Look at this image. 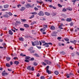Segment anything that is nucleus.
<instances>
[{
  "mask_svg": "<svg viewBox=\"0 0 79 79\" xmlns=\"http://www.w3.org/2000/svg\"><path fill=\"white\" fill-rule=\"evenodd\" d=\"M8 71H12V70L11 69H8Z\"/></svg>",
  "mask_w": 79,
  "mask_h": 79,
  "instance_id": "53",
  "label": "nucleus"
},
{
  "mask_svg": "<svg viewBox=\"0 0 79 79\" xmlns=\"http://www.w3.org/2000/svg\"><path fill=\"white\" fill-rule=\"evenodd\" d=\"M67 78H69V74H67V75H66Z\"/></svg>",
  "mask_w": 79,
  "mask_h": 79,
  "instance_id": "41",
  "label": "nucleus"
},
{
  "mask_svg": "<svg viewBox=\"0 0 79 79\" xmlns=\"http://www.w3.org/2000/svg\"><path fill=\"white\" fill-rule=\"evenodd\" d=\"M24 26L25 27H29V26L27 24H24Z\"/></svg>",
  "mask_w": 79,
  "mask_h": 79,
  "instance_id": "19",
  "label": "nucleus"
},
{
  "mask_svg": "<svg viewBox=\"0 0 79 79\" xmlns=\"http://www.w3.org/2000/svg\"><path fill=\"white\" fill-rule=\"evenodd\" d=\"M16 24L17 25L21 24V22L20 21H16Z\"/></svg>",
  "mask_w": 79,
  "mask_h": 79,
  "instance_id": "22",
  "label": "nucleus"
},
{
  "mask_svg": "<svg viewBox=\"0 0 79 79\" xmlns=\"http://www.w3.org/2000/svg\"><path fill=\"white\" fill-rule=\"evenodd\" d=\"M66 11H67L66 9L64 8H63L62 10V11H63V12Z\"/></svg>",
  "mask_w": 79,
  "mask_h": 79,
  "instance_id": "35",
  "label": "nucleus"
},
{
  "mask_svg": "<svg viewBox=\"0 0 79 79\" xmlns=\"http://www.w3.org/2000/svg\"><path fill=\"white\" fill-rule=\"evenodd\" d=\"M58 6L59 7H60L61 8V7H62V6L60 4H58Z\"/></svg>",
  "mask_w": 79,
  "mask_h": 79,
  "instance_id": "45",
  "label": "nucleus"
},
{
  "mask_svg": "<svg viewBox=\"0 0 79 79\" xmlns=\"http://www.w3.org/2000/svg\"><path fill=\"white\" fill-rule=\"evenodd\" d=\"M42 64L44 66H46L47 65V64L44 62H42Z\"/></svg>",
  "mask_w": 79,
  "mask_h": 79,
  "instance_id": "43",
  "label": "nucleus"
},
{
  "mask_svg": "<svg viewBox=\"0 0 79 79\" xmlns=\"http://www.w3.org/2000/svg\"><path fill=\"white\" fill-rule=\"evenodd\" d=\"M25 62H27V63H28V62H29V60H25Z\"/></svg>",
  "mask_w": 79,
  "mask_h": 79,
  "instance_id": "62",
  "label": "nucleus"
},
{
  "mask_svg": "<svg viewBox=\"0 0 79 79\" xmlns=\"http://www.w3.org/2000/svg\"><path fill=\"white\" fill-rule=\"evenodd\" d=\"M25 9H26V8L24 7H22L20 9V10L22 11H23L25 10Z\"/></svg>",
  "mask_w": 79,
  "mask_h": 79,
  "instance_id": "12",
  "label": "nucleus"
},
{
  "mask_svg": "<svg viewBox=\"0 0 79 79\" xmlns=\"http://www.w3.org/2000/svg\"><path fill=\"white\" fill-rule=\"evenodd\" d=\"M50 29L51 30H55V27L53 26L51 27Z\"/></svg>",
  "mask_w": 79,
  "mask_h": 79,
  "instance_id": "11",
  "label": "nucleus"
},
{
  "mask_svg": "<svg viewBox=\"0 0 79 79\" xmlns=\"http://www.w3.org/2000/svg\"><path fill=\"white\" fill-rule=\"evenodd\" d=\"M35 55L36 57H39V56L37 54H35Z\"/></svg>",
  "mask_w": 79,
  "mask_h": 79,
  "instance_id": "52",
  "label": "nucleus"
},
{
  "mask_svg": "<svg viewBox=\"0 0 79 79\" xmlns=\"http://www.w3.org/2000/svg\"><path fill=\"white\" fill-rule=\"evenodd\" d=\"M34 17V15H33L30 18V19H31V18H33V17Z\"/></svg>",
  "mask_w": 79,
  "mask_h": 79,
  "instance_id": "48",
  "label": "nucleus"
},
{
  "mask_svg": "<svg viewBox=\"0 0 79 79\" xmlns=\"http://www.w3.org/2000/svg\"><path fill=\"white\" fill-rule=\"evenodd\" d=\"M44 26V29H46V28H48V26H47V25H44L43 26Z\"/></svg>",
  "mask_w": 79,
  "mask_h": 79,
  "instance_id": "23",
  "label": "nucleus"
},
{
  "mask_svg": "<svg viewBox=\"0 0 79 79\" xmlns=\"http://www.w3.org/2000/svg\"><path fill=\"white\" fill-rule=\"evenodd\" d=\"M27 69L29 71L32 70V71H34V67H32L31 68V66H28L27 67Z\"/></svg>",
  "mask_w": 79,
  "mask_h": 79,
  "instance_id": "3",
  "label": "nucleus"
},
{
  "mask_svg": "<svg viewBox=\"0 0 79 79\" xmlns=\"http://www.w3.org/2000/svg\"><path fill=\"white\" fill-rule=\"evenodd\" d=\"M36 2H37V3H40V4H41V5H42V3H43V2H42V1H41L40 2H39V1H37Z\"/></svg>",
  "mask_w": 79,
  "mask_h": 79,
  "instance_id": "20",
  "label": "nucleus"
},
{
  "mask_svg": "<svg viewBox=\"0 0 79 79\" xmlns=\"http://www.w3.org/2000/svg\"><path fill=\"white\" fill-rule=\"evenodd\" d=\"M46 72L47 73H48V74H51V72L50 71H49V70L48 69H46Z\"/></svg>",
  "mask_w": 79,
  "mask_h": 79,
  "instance_id": "15",
  "label": "nucleus"
},
{
  "mask_svg": "<svg viewBox=\"0 0 79 79\" xmlns=\"http://www.w3.org/2000/svg\"><path fill=\"white\" fill-rule=\"evenodd\" d=\"M41 79H45V77L44 76H41L40 77Z\"/></svg>",
  "mask_w": 79,
  "mask_h": 79,
  "instance_id": "47",
  "label": "nucleus"
},
{
  "mask_svg": "<svg viewBox=\"0 0 79 79\" xmlns=\"http://www.w3.org/2000/svg\"><path fill=\"white\" fill-rule=\"evenodd\" d=\"M18 57H15L14 58V60H16V59H18Z\"/></svg>",
  "mask_w": 79,
  "mask_h": 79,
  "instance_id": "57",
  "label": "nucleus"
},
{
  "mask_svg": "<svg viewBox=\"0 0 79 79\" xmlns=\"http://www.w3.org/2000/svg\"><path fill=\"white\" fill-rule=\"evenodd\" d=\"M20 56H26V55L25 54L23 55V53H21L20 55Z\"/></svg>",
  "mask_w": 79,
  "mask_h": 79,
  "instance_id": "32",
  "label": "nucleus"
},
{
  "mask_svg": "<svg viewBox=\"0 0 79 79\" xmlns=\"http://www.w3.org/2000/svg\"><path fill=\"white\" fill-rule=\"evenodd\" d=\"M54 73L56 74V75H58V74H59V72H58V71H55L54 72Z\"/></svg>",
  "mask_w": 79,
  "mask_h": 79,
  "instance_id": "27",
  "label": "nucleus"
},
{
  "mask_svg": "<svg viewBox=\"0 0 79 79\" xmlns=\"http://www.w3.org/2000/svg\"><path fill=\"white\" fill-rule=\"evenodd\" d=\"M38 15L40 16H44V14L43 12L40 11V12L38 14Z\"/></svg>",
  "mask_w": 79,
  "mask_h": 79,
  "instance_id": "7",
  "label": "nucleus"
},
{
  "mask_svg": "<svg viewBox=\"0 0 79 79\" xmlns=\"http://www.w3.org/2000/svg\"><path fill=\"white\" fill-rule=\"evenodd\" d=\"M6 58L7 61H9L10 60V57H6Z\"/></svg>",
  "mask_w": 79,
  "mask_h": 79,
  "instance_id": "39",
  "label": "nucleus"
},
{
  "mask_svg": "<svg viewBox=\"0 0 79 79\" xmlns=\"http://www.w3.org/2000/svg\"><path fill=\"white\" fill-rule=\"evenodd\" d=\"M44 62H45V63H46L48 64H52V62H51L47 60H45Z\"/></svg>",
  "mask_w": 79,
  "mask_h": 79,
  "instance_id": "5",
  "label": "nucleus"
},
{
  "mask_svg": "<svg viewBox=\"0 0 79 79\" xmlns=\"http://www.w3.org/2000/svg\"><path fill=\"white\" fill-rule=\"evenodd\" d=\"M19 40L21 41H24V38L23 37H19Z\"/></svg>",
  "mask_w": 79,
  "mask_h": 79,
  "instance_id": "10",
  "label": "nucleus"
},
{
  "mask_svg": "<svg viewBox=\"0 0 79 79\" xmlns=\"http://www.w3.org/2000/svg\"><path fill=\"white\" fill-rule=\"evenodd\" d=\"M76 0H72V2H76Z\"/></svg>",
  "mask_w": 79,
  "mask_h": 79,
  "instance_id": "56",
  "label": "nucleus"
},
{
  "mask_svg": "<svg viewBox=\"0 0 79 79\" xmlns=\"http://www.w3.org/2000/svg\"><path fill=\"white\" fill-rule=\"evenodd\" d=\"M31 13V14H32V15H37V12H32Z\"/></svg>",
  "mask_w": 79,
  "mask_h": 79,
  "instance_id": "34",
  "label": "nucleus"
},
{
  "mask_svg": "<svg viewBox=\"0 0 79 79\" xmlns=\"http://www.w3.org/2000/svg\"><path fill=\"white\" fill-rule=\"evenodd\" d=\"M69 76H73V74L70 73V74H69Z\"/></svg>",
  "mask_w": 79,
  "mask_h": 79,
  "instance_id": "55",
  "label": "nucleus"
},
{
  "mask_svg": "<svg viewBox=\"0 0 79 79\" xmlns=\"http://www.w3.org/2000/svg\"><path fill=\"white\" fill-rule=\"evenodd\" d=\"M45 15H47V16H50V14L48 12H45Z\"/></svg>",
  "mask_w": 79,
  "mask_h": 79,
  "instance_id": "25",
  "label": "nucleus"
},
{
  "mask_svg": "<svg viewBox=\"0 0 79 79\" xmlns=\"http://www.w3.org/2000/svg\"><path fill=\"white\" fill-rule=\"evenodd\" d=\"M65 20L66 21H67L68 22H71V21H72V19L71 18H68Z\"/></svg>",
  "mask_w": 79,
  "mask_h": 79,
  "instance_id": "8",
  "label": "nucleus"
},
{
  "mask_svg": "<svg viewBox=\"0 0 79 79\" xmlns=\"http://www.w3.org/2000/svg\"><path fill=\"white\" fill-rule=\"evenodd\" d=\"M33 65H34V66H37V63L36 62H35L34 63Z\"/></svg>",
  "mask_w": 79,
  "mask_h": 79,
  "instance_id": "40",
  "label": "nucleus"
},
{
  "mask_svg": "<svg viewBox=\"0 0 79 79\" xmlns=\"http://www.w3.org/2000/svg\"><path fill=\"white\" fill-rule=\"evenodd\" d=\"M26 7L27 8H32V6H31L30 5V4H27L26 5Z\"/></svg>",
  "mask_w": 79,
  "mask_h": 79,
  "instance_id": "6",
  "label": "nucleus"
},
{
  "mask_svg": "<svg viewBox=\"0 0 79 79\" xmlns=\"http://www.w3.org/2000/svg\"><path fill=\"white\" fill-rule=\"evenodd\" d=\"M43 34L44 35V34H46V32H43Z\"/></svg>",
  "mask_w": 79,
  "mask_h": 79,
  "instance_id": "63",
  "label": "nucleus"
},
{
  "mask_svg": "<svg viewBox=\"0 0 79 79\" xmlns=\"http://www.w3.org/2000/svg\"><path fill=\"white\" fill-rule=\"evenodd\" d=\"M2 76H5L6 75L7 76V75H8V73L5 72V71H4L3 72H2Z\"/></svg>",
  "mask_w": 79,
  "mask_h": 79,
  "instance_id": "4",
  "label": "nucleus"
},
{
  "mask_svg": "<svg viewBox=\"0 0 79 79\" xmlns=\"http://www.w3.org/2000/svg\"><path fill=\"white\" fill-rule=\"evenodd\" d=\"M20 30L21 31H24V29L23 28H20Z\"/></svg>",
  "mask_w": 79,
  "mask_h": 79,
  "instance_id": "42",
  "label": "nucleus"
},
{
  "mask_svg": "<svg viewBox=\"0 0 79 79\" xmlns=\"http://www.w3.org/2000/svg\"><path fill=\"white\" fill-rule=\"evenodd\" d=\"M46 2H52V0H44Z\"/></svg>",
  "mask_w": 79,
  "mask_h": 79,
  "instance_id": "36",
  "label": "nucleus"
},
{
  "mask_svg": "<svg viewBox=\"0 0 79 79\" xmlns=\"http://www.w3.org/2000/svg\"><path fill=\"white\" fill-rule=\"evenodd\" d=\"M34 52H35V50H31L30 51V52L31 53H34Z\"/></svg>",
  "mask_w": 79,
  "mask_h": 79,
  "instance_id": "26",
  "label": "nucleus"
},
{
  "mask_svg": "<svg viewBox=\"0 0 79 79\" xmlns=\"http://www.w3.org/2000/svg\"><path fill=\"white\" fill-rule=\"evenodd\" d=\"M40 42V46H41V45H42V42H40V41H39Z\"/></svg>",
  "mask_w": 79,
  "mask_h": 79,
  "instance_id": "59",
  "label": "nucleus"
},
{
  "mask_svg": "<svg viewBox=\"0 0 79 79\" xmlns=\"http://www.w3.org/2000/svg\"><path fill=\"white\" fill-rule=\"evenodd\" d=\"M53 45L51 43H45L43 45V46H45L46 47H49V45Z\"/></svg>",
  "mask_w": 79,
  "mask_h": 79,
  "instance_id": "2",
  "label": "nucleus"
},
{
  "mask_svg": "<svg viewBox=\"0 0 79 79\" xmlns=\"http://www.w3.org/2000/svg\"><path fill=\"white\" fill-rule=\"evenodd\" d=\"M8 6H9L8 5H6L4 6V8H8Z\"/></svg>",
  "mask_w": 79,
  "mask_h": 79,
  "instance_id": "16",
  "label": "nucleus"
},
{
  "mask_svg": "<svg viewBox=\"0 0 79 79\" xmlns=\"http://www.w3.org/2000/svg\"><path fill=\"white\" fill-rule=\"evenodd\" d=\"M31 61H33L34 60V58H31Z\"/></svg>",
  "mask_w": 79,
  "mask_h": 79,
  "instance_id": "60",
  "label": "nucleus"
},
{
  "mask_svg": "<svg viewBox=\"0 0 79 79\" xmlns=\"http://www.w3.org/2000/svg\"><path fill=\"white\" fill-rule=\"evenodd\" d=\"M57 39H58V40H60L61 39V37H58Z\"/></svg>",
  "mask_w": 79,
  "mask_h": 79,
  "instance_id": "46",
  "label": "nucleus"
},
{
  "mask_svg": "<svg viewBox=\"0 0 79 79\" xmlns=\"http://www.w3.org/2000/svg\"><path fill=\"white\" fill-rule=\"evenodd\" d=\"M64 40H65V41H69V39H64Z\"/></svg>",
  "mask_w": 79,
  "mask_h": 79,
  "instance_id": "50",
  "label": "nucleus"
},
{
  "mask_svg": "<svg viewBox=\"0 0 79 79\" xmlns=\"http://www.w3.org/2000/svg\"><path fill=\"white\" fill-rule=\"evenodd\" d=\"M56 13H53L52 15H53V16H55L56 15Z\"/></svg>",
  "mask_w": 79,
  "mask_h": 79,
  "instance_id": "54",
  "label": "nucleus"
},
{
  "mask_svg": "<svg viewBox=\"0 0 79 79\" xmlns=\"http://www.w3.org/2000/svg\"><path fill=\"white\" fill-rule=\"evenodd\" d=\"M21 20L22 21V22H23L24 23V22H26V19H21Z\"/></svg>",
  "mask_w": 79,
  "mask_h": 79,
  "instance_id": "33",
  "label": "nucleus"
},
{
  "mask_svg": "<svg viewBox=\"0 0 79 79\" xmlns=\"http://www.w3.org/2000/svg\"><path fill=\"white\" fill-rule=\"evenodd\" d=\"M3 16L5 18H8L9 16H8V15L7 14H6L4 15Z\"/></svg>",
  "mask_w": 79,
  "mask_h": 79,
  "instance_id": "17",
  "label": "nucleus"
},
{
  "mask_svg": "<svg viewBox=\"0 0 79 79\" xmlns=\"http://www.w3.org/2000/svg\"><path fill=\"white\" fill-rule=\"evenodd\" d=\"M67 10H69V11H72V8L69 7L67 8Z\"/></svg>",
  "mask_w": 79,
  "mask_h": 79,
  "instance_id": "21",
  "label": "nucleus"
},
{
  "mask_svg": "<svg viewBox=\"0 0 79 79\" xmlns=\"http://www.w3.org/2000/svg\"><path fill=\"white\" fill-rule=\"evenodd\" d=\"M76 54L77 55H78V56H79V52H77L76 53Z\"/></svg>",
  "mask_w": 79,
  "mask_h": 79,
  "instance_id": "64",
  "label": "nucleus"
},
{
  "mask_svg": "<svg viewBox=\"0 0 79 79\" xmlns=\"http://www.w3.org/2000/svg\"><path fill=\"white\" fill-rule=\"evenodd\" d=\"M70 26H73V25H74V23L73 22H71L70 24Z\"/></svg>",
  "mask_w": 79,
  "mask_h": 79,
  "instance_id": "37",
  "label": "nucleus"
},
{
  "mask_svg": "<svg viewBox=\"0 0 79 79\" xmlns=\"http://www.w3.org/2000/svg\"><path fill=\"white\" fill-rule=\"evenodd\" d=\"M34 9L35 10H38V8H37L36 7H34Z\"/></svg>",
  "mask_w": 79,
  "mask_h": 79,
  "instance_id": "51",
  "label": "nucleus"
},
{
  "mask_svg": "<svg viewBox=\"0 0 79 79\" xmlns=\"http://www.w3.org/2000/svg\"><path fill=\"white\" fill-rule=\"evenodd\" d=\"M70 49H71V50H73V48H72V46H70L69 48Z\"/></svg>",
  "mask_w": 79,
  "mask_h": 79,
  "instance_id": "61",
  "label": "nucleus"
},
{
  "mask_svg": "<svg viewBox=\"0 0 79 79\" xmlns=\"http://www.w3.org/2000/svg\"><path fill=\"white\" fill-rule=\"evenodd\" d=\"M32 45L33 46H35V45H39V42L38 41H35L34 42H31Z\"/></svg>",
  "mask_w": 79,
  "mask_h": 79,
  "instance_id": "1",
  "label": "nucleus"
},
{
  "mask_svg": "<svg viewBox=\"0 0 79 79\" xmlns=\"http://www.w3.org/2000/svg\"><path fill=\"white\" fill-rule=\"evenodd\" d=\"M71 43L72 44H74L75 45H76V40H74V41H70Z\"/></svg>",
  "mask_w": 79,
  "mask_h": 79,
  "instance_id": "14",
  "label": "nucleus"
},
{
  "mask_svg": "<svg viewBox=\"0 0 79 79\" xmlns=\"http://www.w3.org/2000/svg\"><path fill=\"white\" fill-rule=\"evenodd\" d=\"M41 42L43 44H44V43H45V41L44 40H41Z\"/></svg>",
  "mask_w": 79,
  "mask_h": 79,
  "instance_id": "49",
  "label": "nucleus"
},
{
  "mask_svg": "<svg viewBox=\"0 0 79 79\" xmlns=\"http://www.w3.org/2000/svg\"><path fill=\"white\" fill-rule=\"evenodd\" d=\"M33 47H31L30 48H29L28 49V50L29 51H30V50L31 51V50H33Z\"/></svg>",
  "mask_w": 79,
  "mask_h": 79,
  "instance_id": "29",
  "label": "nucleus"
},
{
  "mask_svg": "<svg viewBox=\"0 0 79 79\" xmlns=\"http://www.w3.org/2000/svg\"><path fill=\"white\" fill-rule=\"evenodd\" d=\"M6 65L7 67H10V64H6Z\"/></svg>",
  "mask_w": 79,
  "mask_h": 79,
  "instance_id": "31",
  "label": "nucleus"
},
{
  "mask_svg": "<svg viewBox=\"0 0 79 79\" xmlns=\"http://www.w3.org/2000/svg\"><path fill=\"white\" fill-rule=\"evenodd\" d=\"M35 23H36V22H32L31 23V25H34V24Z\"/></svg>",
  "mask_w": 79,
  "mask_h": 79,
  "instance_id": "38",
  "label": "nucleus"
},
{
  "mask_svg": "<svg viewBox=\"0 0 79 79\" xmlns=\"http://www.w3.org/2000/svg\"><path fill=\"white\" fill-rule=\"evenodd\" d=\"M60 53L61 55H64L65 54V53L64 52H60Z\"/></svg>",
  "mask_w": 79,
  "mask_h": 79,
  "instance_id": "30",
  "label": "nucleus"
},
{
  "mask_svg": "<svg viewBox=\"0 0 79 79\" xmlns=\"http://www.w3.org/2000/svg\"><path fill=\"white\" fill-rule=\"evenodd\" d=\"M30 58V57L29 56H25V59L26 60H29Z\"/></svg>",
  "mask_w": 79,
  "mask_h": 79,
  "instance_id": "24",
  "label": "nucleus"
},
{
  "mask_svg": "<svg viewBox=\"0 0 79 79\" xmlns=\"http://www.w3.org/2000/svg\"><path fill=\"white\" fill-rule=\"evenodd\" d=\"M36 47H37V48L38 49H41V46H40V47H39V46H36Z\"/></svg>",
  "mask_w": 79,
  "mask_h": 79,
  "instance_id": "44",
  "label": "nucleus"
},
{
  "mask_svg": "<svg viewBox=\"0 0 79 79\" xmlns=\"http://www.w3.org/2000/svg\"><path fill=\"white\" fill-rule=\"evenodd\" d=\"M21 6V5L19 4L17 5V7H18V8H19V6Z\"/></svg>",
  "mask_w": 79,
  "mask_h": 79,
  "instance_id": "58",
  "label": "nucleus"
},
{
  "mask_svg": "<svg viewBox=\"0 0 79 79\" xmlns=\"http://www.w3.org/2000/svg\"><path fill=\"white\" fill-rule=\"evenodd\" d=\"M6 13L7 14H9V15H10V16H12V13L11 12H9L7 13V12H6Z\"/></svg>",
  "mask_w": 79,
  "mask_h": 79,
  "instance_id": "28",
  "label": "nucleus"
},
{
  "mask_svg": "<svg viewBox=\"0 0 79 79\" xmlns=\"http://www.w3.org/2000/svg\"><path fill=\"white\" fill-rule=\"evenodd\" d=\"M9 33L10 35H13V32L10 30L9 31Z\"/></svg>",
  "mask_w": 79,
  "mask_h": 79,
  "instance_id": "18",
  "label": "nucleus"
},
{
  "mask_svg": "<svg viewBox=\"0 0 79 79\" xmlns=\"http://www.w3.org/2000/svg\"><path fill=\"white\" fill-rule=\"evenodd\" d=\"M14 64H16V65H18V64H19V62L18 61H14Z\"/></svg>",
  "mask_w": 79,
  "mask_h": 79,
  "instance_id": "13",
  "label": "nucleus"
},
{
  "mask_svg": "<svg viewBox=\"0 0 79 79\" xmlns=\"http://www.w3.org/2000/svg\"><path fill=\"white\" fill-rule=\"evenodd\" d=\"M62 26H63V23H61L60 26H59V28L60 29H63V27H62Z\"/></svg>",
  "mask_w": 79,
  "mask_h": 79,
  "instance_id": "9",
  "label": "nucleus"
}]
</instances>
